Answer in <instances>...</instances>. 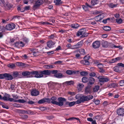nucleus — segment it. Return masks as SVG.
<instances>
[{
	"label": "nucleus",
	"instance_id": "obj_14",
	"mask_svg": "<svg viewBox=\"0 0 124 124\" xmlns=\"http://www.w3.org/2000/svg\"><path fill=\"white\" fill-rule=\"evenodd\" d=\"M49 101L48 98H43L39 101L38 103L39 104H41L46 102H48Z\"/></svg>",
	"mask_w": 124,
	"mask_h": 124
},
{
	"label": "nucleus",
	"instance_id": "obj_33",
	"mask_svg": "<svg viewBox=\"0 0 124 124\" xmlns=\"http://www.w3.org/2000/svg\"><path fill=\"white\" fill-rule=\"evenodd\" d=\"M79 51L80 54L83 55H84L85 53V49H79Z\"/></svg>",
	"mask_w": 124,
	"mask_h": 124
},
{
	"label": "nucleus",
	"instance_id": "obj_37",
	"mask_svg": "<svg viewBox=\"0 0 124 124\" xmlns=\"http://www.w3.org/2000/svg\"><path fill=\"white\" fill-rule=\"evenodd\" d=\"M119 67L118 66L115 67L113 68V70L116 72H118L120 71L119 69Z\"/></svg>",
	"mask_w": 124,
	"mask_h": 124
},
{
	"label": "nucleus",
	"instance_id": "obj_3",
	"mask_svg": "<svg viewBox=\"0 0 124 124\" xmlns=\"http://www.w3.org/2000/svg\"><path fill=\"white\" fill-rule=\"evenodd\" d=\"M97 78L99 79V81L102 83L104 82H108L109 80L108 78L102 76H98Z\"/></svg>",
	"mask_w": 124,
	"mask_h": 124
},
{
	"label": "nucleus",
	"instance_id": "obj_50",
	"mask_svg": "<svg viewBox=\"0 0 124 124\" xmlns=\"http://www.w3.org/2000/svg\"><path fill=\"white\" fill-rule=\"evenodd\" d=\"M50 71L51 73V72L52 74L54 75L56 74L58 72V71L56 70H53Z\"/></svg>",
	"mask_w": 124,
	"mask_h": 124
},
{
	"label": "nucleus",
	"instance_id": "obj_2",
	"mask_svg": "<svg viewBox=\"0 0 124 124\" xmlns=\"http://www.w3.org/2000/svg\"><path fill=\"white\" fill-rule=\"evenodd\" d=\"M80 97L82 102H84L85 101H88L92 99L93 98V97L92 95H88L87 96L83 95Z\"/></svg>",
	"mask_w": 124,
	"mask_h": 124
},
{
	"label": "nucleus",
	"instance_id": "obj_40",
	"mask_svg": "<svg viewBox=\"0 0 124 124\" xmlns=\"http://www.w3.org/2000/svg\"><path fill=\"white\" fill-rule=\"evenodd\" d=\"M16 64L18 66H23L25 64L22 62H17L16 63Z\"/></svg>",
	"mask_w": 124,
	"mask_h": 124
},
{
	"label": "nucleus",
	"instance_id": "obj_49",
	"mask_svg": "<svg viewBox=\"0 0 124 124\" xmlns=\"http://www.w3.org/2000/svg\"><path fill=\"white\" fill-rule=\"evenodd\" d=\"M75 103L76 102L74 101L70 102V103H69V106L70 107H71L75 104Z\"/></svg>",
	"mask_w": 124,
	"mask_h": 124
},
{
	"label": "nucleus",
	"instance_id": "obj_27",
	"mask_svg": "<svg viewBox=\"0 0 124 124\" xmlns=\"http://www.w3.org/2000/svg\"><path fill=\"white\" fill-rule=\"evenodd\" d=\"M81 62V63L86 65H88L90 64L88 61L85 60H82Z\"/></svg>",
	"mask_w": 124,
	"mask_h": 124
},
{
	"label": "nucleus",
	"instance_id": "obj_61",
	"mask_svg": "<svg viewBox=\"0 0 124 124\" xmlns=\"http://www.w3.org/2000/svg\"><path fill=\"white\" fill-rule=\"evenodd\" d=\"M66 31V30L61 29L59 30V32H61L62 33H63L64 32H65Z\"/></svg>",
	"mask_w": 124,
	"mask_h": 124
},
{
	"label": "nucleus",
	"instance_id": "obj_56",
	"mask_svg": "<svg viewBox=\"0 0 124 124\" xmlns=\"http://www.w3.org/2000/svg\"><path fill=\"white\" fill-rule=\"evenodd\" d=\"M20 112L21 113L23 114H25L27 113V110H20Z\"/></svg>",
	"mask_w": 124,
	"mask_h": 124
},
{
	"label": "nucleus",
	"instance_id": "obj_62",
	"mask_svg": "<svg viewBox=\"0 0 124 124\" xmlns=\"http://www.w3.org/2000/svg\"><path fill=\"white\" fill-rule=\"evenodd\" d=\"M100 102V101L99 100H96V101H95V104H96L97 105H98Z\"/></svg>",
	"mask_w": 124,
	"mask_h": 124
},
{
	"label": "nucleus",
	"instance_id": "obj_30",
	"mask_svg": "<svg viewBox=\"0 0 124 124\" xmlns=\"http://www.w3.org/2000/svg\"><path fill=\"white\" fill-rule=\"evenodd\" d=\"M98 2L99 1L97 0H92L91 1V4L93 5L97 4Z\"/></svg>",
	"mask_w": 124,
	"mask_h": 124
},
{
	"label": "nucleus",
	"instance_id": "obj_38",
	"mask_svg": "<svg viewBox=\"0 0 124 124\" xmlns=\"http://www.w3.org/2000/svg\"><path fill=\"white\" fill-rule=\"evenodd\" d=\"M8 67L12 69L14 68L15 67V64L14 63L10 64L8 65Z\"/></svg>",
	"mask_w": 124,
	"mask_h": 124
},
{
	"label": "nucleus",
	"instance_id": "obj_55",
	"mask_svg": "<svg viewBox=\"0 0 124 124\" xmlns=\"http://www.w3.org/2000/svg\"><path fill=\"white\" fill-rule=\"evenodd\" d=\"M33 112L32 111L30 110L27 111V114H32Z\"/></svg>",
	"mask_w": 124,
	"mask_h": 124
},
{
	"label": "nucleus",
	"instance_id": "obj_53",
	"mask_svg": "<svg viewBox=\"0 0 124 124\" xmlns=\"http://www.w3.org/2000/svg\"><path fill=\"white\" fill-rule=\"evenodd\" d=\"M99 69V71L101 73H103L105 72V70L103 69L102 67Z\"/></svg>",
	"mask_w": 124,
	"mask_h": 124
},
{
	"label": "nucleus",
	"instance_id": "obj_60",
	"mask_svg": "<svg viewBox=\"0 0 124 124\" xmlns=\"http://www.w3.org/2000/svg\"><path fill=\"white\" fill-rule=\"evenodd\" d=\"M75 102L76 103V102L77 104H79L81 103L82 102V101L81 100V97H80V100H78Z\"/></svg>",
	"mask_w": 124,
	"mask_h": 124
},
{
	"label": "nucleus",
	"instance_id": "obj_28",
	"mask_svg": "<svg viewBox=\"0 0 124 124\" xmlns=\"http://www.w3.org/2000/svg\"><path fill=\"white\" fill-rule=\"evenodd\" d=\"M54 2L56 5H59L62 4V2L61 0H54Z\"/></svg>",
	"mask_w": 124,
	"mask_h": 124
},
{
	"label": "nucleus",
	"instance_id": "obj_1",
	"mask_svg": "<svg viewBox=\"0 0 124 124\" xmlns=\"http://www.w3.org/2000/svg\"><path fill=\"white\" fill-rule=\"evenodd\" d=\"M49 101L48 103H52L58 105L59 106H63L64 104V102L66 101V99L62 97H59L57 99L58 101H57V98L55 96L52 97L51 99L48 98Z\"/></svg>",
	"mask_w": 124,
	"mask_h": 124
},
{
	"label": "nucleus",
	"instance_id": "obj_15",
	"mask_svg": "<svg viewBox=\"0 0 124 124\" xmlns=\"http://www.w3.org/2000/svg\"><path fill=\"white\" fill-rule=\"evenodd\" d=\"M42 72L43 76V75H49L51 74V71L49 70H44L43 71H42Z\"/></svg>",
	"mask_w": 124,
	"mask_h": 124
},
{
	"label": "nucleus",
	"instance_id": "obj_45",
	"mask_svg": "<svg viewBox=\"0 0 124 124\" xmlns=\"http://www.w3.org/2000/svg\"><path fill=\"white\" fill-rule=\"evenodd\" d=\"M110 85V87L114 88L117 86V85L115 83H112Z\"/></svg>",
	"mask_w": 124,
	"mask_h": 124
},
{
	"label": "nucleus",
	"instance_id": "obj_46",
	"mask_svg": "<svg viewBox=\"0 0 124 124\" xmlns=\"http://www.w3.org/2000/svg\"><path fill=\"white\" fill-rule=\"evenodd\" d=\"M6 73L0 74V79H3L5 78Z\"/></svg>",
	"mask_w": 124,
	"mask_h": 124
},
{
	"label": "nucleus",
	"instance_id": "obj_4",
	"mask_svg": "<svg viewBox=\"0 0 124 124\" xmlns=\"http://www.w3.org/2000/svg\"><path fill=\"white\" fill-rule=\"evenodd\" d=\"M32 74L35 75V77L37 78H40L43 77L42 71H33Z\"/></svg>",
	"mask_w": 124,
	"mask_h": 124
},
{
	"label": "nucleus",
	"instance_id": "obj_7",
	"mask_svg": "<svg viewBox=\"0 0 124 124\" xmlns=\"http://www.w3.org/2000/svg\"><path fill=\"white\" fill-rule=\"evenodd\" d=\"M15 27V25L14 24L12 23L7 25L6 27V29L10 31L14 28Z\"/></svg>",
	"mask_w": 124,
	"mask_h": 124
},
{
	"label": "nucleus",
	"instance_id": "obj_12",
	"mask_svg": "<svg viewBox=\"0 0 124 124\" xmlns=\"http://www.w3.org/2000/svg\"><path fill=\"white\" fill-rule=\"evenodd\" d=\"M103 14H100V15L95 16L94 17L95 20L97 21H100L103 18Z\"/></svg>",
	"mask_w": 124,
	"mask_h": 124
},
{
	"label": "nucleus",
	"instance_id": "obj_42",
	"mask_svg": "<svg viewBox=\"0 0 124 124\" xmlns=\"http://www.w3.org/2000/svg\"><path fill=\"white\" fill-rule=\"evenodd\" d=\"M5 7L6 8H10L11 7V5L10 4L8 3H6L5 4H4Z\"/></svg>",
	"mask_w": 124,
	"mask_h": 124
},
{
	"label": "nucleus",
	"instance_id": "obj_64",
	"mask_svg": "<svg viewBox=\"0 0 124 124\" xmlns=\"http://www.w3.org/2000/svg\"><path fill=\"white\" fill-rule=\"evenodd\" d=\"M41 23L43 25H45L46 24H49V23L47 22H41Z\"/></svg>",
	"mask_w": 124,
	"mask_h": 124
},
{
	"label": "nucleus",
	"instance_id": "obj_41",
	"mask_svg": "<svg viewBox=\"0 0 124 124\" xmlns=\"http://www.w3.org/2000/svg\"><path fill=\"white\" fill-rule=\"evenodd\" d=\"M84 86V85L83 84L80 83L78 85H77L78 88L79 89H82Z\"/></svg>",
	"mask_w": 124,
	"mask_h": 124
},
{
	"label": "nucleus",
	"instance_id": "obj_35",
	"mask_svg": "<svg viewBox=\"0 0 124 124\" xmlns=\"http://www.w3.org/2000/svg\"><path fill=\"white\" fill-rule=\"evenodd\" d=\"M45 68L47 69H52L54 68L53 66L51 65H46L44 66Z\"/></svg>",
	"mask_w": 124,
	"mask_h": 124
},
{
	"label": "nucleus",
	"instance_id": "obj_34",
	"mask_svg": "<svg viewBox=\"0 0 124 124\" xmlns=\"http://www.w3.org/2000/svg\"><path fill=\"white\" fill-rule=\"evenodd\" d=\"M79 26L77 24H72L70 25V27L72 28H76Z\"/></svg>",
	"mask_w": 124,
	"mask_h": 124
},
{
	"label": "nucleus",
	"instance_id": "obj_16",
	"mask_svg": "<svg viewBox=\"0 0 124 124\" xmlns=\"http://www.w3.org/2000/svg\"><path fill=\"white\" fill-rule=\"evenodd\" d=\"M5 78L7 80H11L13 78V76L10 74L6 73Z\"/></svg>",
	"mask_w": 124,
	"mask_h": 124
},
{
	"label": "nucleus",
	"instance_id": "obj_17",
	"mask_svg": "<svg viewBox=\"0 0 124 124\" xmlns=\"http://www.w3.org/2000/svg\"><path fill=\"white\" fill-rule=\"evenodd\" d=\"M15 46L18 48L20 47H23L24 46V44L22 42H16L15 43Z\"/></svg>",
	"mask_w": 124,
	"mask_h": 124
},
{
	"label": "nucleus",
	"instance_id": "obj_19",
	"mask_svg": "<svg viewBox=\"0 0 124 124\" xmlns=\"http://www.w3.org/2000/svg\"><path fill=\"white\" fill-rule=\"evenodd\" d=\"M85 30V28H83L82 34L80 37L81 38L86 37L88 35V33L86 32Z\"/></svg>",
	"mask_w": 124,
	"mask_h": 124
},
{
	"label": "nucleus",
	"instance_id": "obj_58",
	"mask_svg": "<svg viewBox=\"0 0 124 124\" xmlns=\"http://www.w3.org/2000/svg\"><path fill=\"white\" fill-rule=\"evenodd\" d=\"M55 37V36L54 34H52L51 35L48 36V38L51 39H53Z\"/></svg>",
	"mask_w": 124,
	"mask_h": 124
},
{
	"label": "nucleus",
	"instance_id": "obj_8",
	"mask_svg": "<svg viewBox=\"0 0 124 124\" xmlns=\"http://www.w3.org/2000/svg\"><path fill=\"white\" fill-rule=\"evenodd\" d=\"M43 2V0H38L35 3L33 6V8H36Z\"/></svg>",
	"mask_w": 124,
	"mask_h": 124
},
{
	"label": "nucleus",
	"instance_id": "obj_13",
	"mask_svg": "<svg viewBox=\"0 0 124 124\" xmlns=\"http://www.w3.org/2000/svg\"><path fill=\"white\" fill-rule=\"evenodd\" d=\"M77 73V71L72 70H67L66 72V73L69 75H74Z\"/></svg>",
	"mask_w": 124,
	"mask_h": 124
},
{
	"label": "nucleus",
	"instance_id": "obj_6",
	"mask_svg": "<svg viewBox=\"0 0 124 124\" xmlns=\"http://www.w3.org/2000/svg\"><path fill=\"white\" fill-rule=\"evenodd\" d=\"M100 45L99 41H96L93 43L92 46L94 49L98 48L100 47Z\"/></svg>",
	"mask_w": 124,
	"mask_h": 124
},
{
	"label": "nucleus",
	"instance_id": "obj_20",
	"mask_svg": "<svg viewBox=\"0 0 124 124\" xmlns=\"http://www.w3.org/2000/svg\"><path fill=\"white\" fill-rule=\"evenodd\" d=\"M54 76L58 78H60L64 77V76L61 73H57L56 74L54 75Z\"/></svg>",
	"mask_w": 124,
	"mask_h": 124
},
{
	"label": "nucleus",
	"instance_id": "obj_36",
	"mask_svg": "<svg viewBox=\"0 0 124 124\" xmlns=\"http://www.w3.org/2000/svg\"><path fill=\"white\" fill-rule=\"evenodd\" d=\"M14 101L20 103H24L25 101L23 99H19L18 100H15Z\"/></svg>",
	"mask_w": 124,
	"mask_h": 124
},
{
	"label": "nucleus",
	"instance_id": "obj_32",
	"mask_svg": "<svg viewBox=\"0 0 124 124\" xmlns=\"http://www.w3.org/2000/svg\"><path fill=\"white\" fill-rule=\"evenodd\" d=\"M82 81L83 82L85 83L87 82L88 81V78L86 77H83L82 78Z\"/></svg>",
	"mask_w": 124,
	"mask_h": 124
},
{
	"label": "nucleus",
	"instance_id": "obj_5",
	"mask_svg": "<svg viewBox=\"0 0 124 124\" xmlns=\"http://www.w3.org/2000/svg\"><path fill=\"white\" fill-rule=\"evenodd\" d=\"M116 113L119 116H123L124 114V109L122 108L118 109L116 111Z\"/></svg>",
	"mask_w": 124,
	"mask_h": 124
},
{
	"label": "nucleus",
	"instance_id": "obj_31",
	"mask_svg": "<svg viewBox=\"0 0 124 124\" xmlns=\"http://www.w3.org/2000/svg\"><path fill=\"white\" fill-rule=\"evenodd\" d=\"M83 29H81L77 33L76 35L77 36H79L82 34Z\"/></svg>",
	"mask_w": 124,
	"mask_h": 124
},
{
	"label": "nucleus",
	"instance_id": "obj_21",
	"mask_svg": "<svg viewBox=\"0 0 124 124\" xmlns=\"http://www.w3.org/2000/svg\"><path fill=\"white\" fill-rule=\"evenodd\" d=\"M89 81V84L90 85L93 84L94 82L95 79L93 77H89L88 79Z\"/></svg>",
	"mask_w": 124,
	"mask_h": 124
},
{
	"label": "nucleus",
	"instance_id": "obj_57",
	"mask_svg": "<svg viewBox=\"0 0 124 124\" xmlns=\"http://www.w3.org/2000/svg\"><path fill=\"white\" fill-rule=\"evenodd\" d=\"M117 65L118 66H121L124 68V64H123L122 63H118Z\"/></svg>",
	"mask_w": 124,
	"mask_h": 124
},
{
	"label": "nucleus",
	"instance_id": "obj_52",
	"mask_svg": "<svg viewBox=\"0 0 124 124\" xmlns=\"http://www.w3.org/2000/svg\"><path fill=\"white\" fill-rule=\"evenodd\" d=\"M2 106L3 108H5L6 109H8L9 108L8 106L7 105L5 104L4 103L3 104H2Z\"/></svg>",
	"mask_w": 124,
	"mask_h": 124
},
{
	"label": "nucleus",
	"instance_id": "obj_39",
	"mask_svg": "<svg viewBox=\"0 0 124 124\" xmlns=\"http://www.w3.org/2000/svg\"><path fill=\"white\" fill-rule=\"evenodd\" d=\"M76 119L78 121H79V119L78 118L74 117H72L71 118H70L68 119H66V120H74V119Z\"/></svg>",
	"mask_w": 124,
	"mask_h": 124
},
{
	"label": "nucleus",
	"instance_id": "obj_11",
	"mask_svg": "<svg viewBox=\"0 0 124 124\" xmlns=\"http://www.w3.org/2000/svg\"><path fill=\"white\" fill-rule=\"evenodd\" d=\"M39 92L36 89L32 90L31 92V94L32 96H37L39 94Z\"/></svg>",
	"mask_w": 124,
	"mask_h": 124
},
{
	"label": "nucleus",
	"instance_id": "obj_43",
	"mask_svg": "<svg viewBox=\"0 0 124 124\" xmlns=\"http://www.w3.org/2000/svg\"><path fill=\"white\" fill-rule=\"evenodd\" d=\"M80 74L81 75L85 76L87 75L88 74V73L86 72L82 71L80 72Z\"/></svg>",
	"mask_w": 124,
	"mask_h": 124
},
{
	"label": "nucleus",
	"instance_id": "obj_59",
	"mask_svg": "<svg viewBox=\"0 0 124 124\" xmlns=\"http://www.w3.org/2000/svg\"><path fill=\"white\" fill-rule=\"evenodd\" d=\"M96 75V74L94 72H92L90 73L89 75L91 76L94 77Z\"/></svg>",
	"mask_w": 124,
	"mask_h": 124
},
{
	"label": "nucleus",
	"instance_id": "obj_23",
	"mask_svg": "<svg viewBox=\"0 0 124 124\" xmlns=\"http://www.w3.org/2000/svg\"><path fill=\"white\" fill-rule=\"evenodd\" d=\"M102 45L103 47L104 48H106L109 45L108 43L106 41H103L102 44Z\"/></svg>",
	"mask_w": 124,
	"mask_h": 124
},
{
	"label": "nucleus",
	"instance_id": "obj_44",
	"mask_svg": "<svg viewBox=\"0 0 124 124\" xmlns=\"http://www.w3.org/2000/svg\"><path fill=\"white\" fill-rule=\"evenodd\" d=\"M117 6V5L114 4L113 3H110L109 4V6L111 8L116 7Z\"/></svg>",
	"mask_w": 124,
	"mask_h": 124
},
{
	"label": "nucleus",
	"instance_id": "obj_29",
	"mask_svg": "<svg viewBox=\"0 0 124 124\" xmlns=\"http://www.w3.org/2000/svg\"><path fill=\"white\" fill-rule=\"evenodd\" d=\"M103 28L105 31H109L111 29V28L109 26H104L103 27Z\"/></svg>",
	"mask_w": 124,
	"mask_h": 124
},
{
	"label": "nucleus",
	"instance_id": "obj_54",
	"mask_svg": "<svg viewBox=\"0 0 124 124\" xmlns=\"http://www.w3.org/2000/svg\"><path fill=\"white\" fill-rule=\"evenodd\" d=\"M90 58V57L88 55H87L84 57V60H88Z\"/></svg>",
	"mask_w": 124,
	"mask_h": 124
},
{
	"label": "nucleus",
	"instance_id": "obj_9",
	"mask_svg": "<svg viewBox=\"0 0 124 124\" xmlns=\"http://www.w3.org/2000/svg\"><path fill=\"white\" fill-rule=\"evenodd\" d=\"M82 41H80L78 42L77 44L74 45L72 48V49H76L82 46Z\"/></svg>",
	"mask_w": 124,
	"mask_h": 124
},
{
	"label": "nucleus",
	"instance_id": "obj_48",
	"mask_svg": "<svg viewBox=\"0 0 124 124\" xmlns=\"http://www.w3.org/2000/svg\"><path fill=\"white\" fill-rule=\"evenodd\" d=\"M119 84L120 86L124 85V80H121L119 82Z\"/></svg>",
	"mask_w": 124,
	"mask_h": 124
},
{
	"label": "nucleus",
	"instance_id": "obj_24",
	"mask_svg": "<svg viewBox=\"0 0 124 124\" xmlns=\"http://www.w3.org/2000/svg\"><path fill=\"white\" fill-rule=\"evenodd\" d=\"M10 95H9L7 93H5V96L2 98V99L4 101H8L9 97H10Z\"/></svg>",
	"mask_w": 124,
	"mask_h": 124
},
{
	"label": "nucleus",
	"instance_id": "obj_10",
	"mask_svg": "<svg viewBox=\"0 0 124 124\" xmlns=\"http://www.w3.org/2000/svg\"><path fill=\"white\" fill-rule=\"evenodd\" d=\"M55 43V42H54L52 40H50L47 42V46L49 48H52L53 47V46Z\"/></svg>",
	"mask_w": 124,
	"mask_h": 124
},
{
	"label": "nucleus",
	"instance_id": "obj_51",
	"mask_svg": "<svg viewBox=\"0 0 124 124\" xmlns=\"http://www.w3.org/2000/svg\"><path fill=\"white\" fill-rule=\"evenodd\" d=\"M73 82L71 80L70 81H66L65 83L68 84V85H70L73 84Z\"/></svg>",
	"mask_w": 124,
	"mask_h": 124
},
{
	"label": "nucleus",
	"instance_id": "obj_25",
	"mask_svg": "<svg viewBox=\"0 0 124 124\" xmlns=\"http://www.w3.org/2000/svg\"><path fill=\"white\" fill-rule=\"evenodd\" d=\"M22 75L24 76L29 75L31 74H32V72H30L28 71H23L22 73Z\"/></svg>",
	"mask_w": 124,
	"mask_h": 124
},
{
	"label": "nucleus",
	"instance_id": "obj_18",
	"mask_svg": "<svg viewBox=\"0 0 124 124\" xmlns=\"http://www.w3.org/2000/svg\"><path fill=\"white\" fill-rule=\"evenodd\" d=\"M91 87L90 86H88L85 88V93H89L91 94Z\"/></svg>",
	"mask_w": 124,
	"mask_h": 124
},
{
	"label": "nucleus",
	"instance_id": "obj_26",
	"mask_svg": "<svg viewBox=\"0 0 124 124\" xmlns=\"http://www.w3.org/2000/svg\"><path fill=\"white\" fill-rule=\"evenodd\" d=\"M99 88L100 86L99 85H95L93 87V92H97L99 90Z\"/></svg>",
	"mask_w": 124,
	"mask_h": 124
},
{
	"label": "nucleus",
	"instance_id": "obj_22",
	"mask_svg": "<svg viewBox=\"0 0 124 124\" xmlns=\"http://www.w3.org/2000/svg\"><path fill=\"white\" fill-rule=\"evenodd\" d=\"M12 76L13 78H15L19 76V72L17 71H14L12 72Z\"/></svg>",
	"mask_w": 124,
	"mask_h": 124
},
{
	"label": "nucleus",
	"instance_id": "obj_63",
	"mask_svg": "<svg viewBox=\"0 0 124 124\" xmlns=\"http://www.w3.org/2000/svg\"><path fill=\"white\" fill-rule=\"evenodd\" d=\"M12 96L13 98L15 99L18 98V97L16 95L13 94Z\"/></svg>",
	"mask_w": 124,
	"mask_h": 124
},
{
	"label": "nucleus",
	"instance_id": "obj_47",
	"mask_svg": "<svg viewBox=\"0 0 124 124\" xmlns=\"http://www.w3.org/2000/svg\"><path fill=\"white\" fill-rule=\"evenodd\" d=\"M122 20L121 18H120L119 19H116V22L119 24H120L122 23Z\"/></svg>",
	"mask_w": 124,
	"mask_h": 124
}]
</instances>
